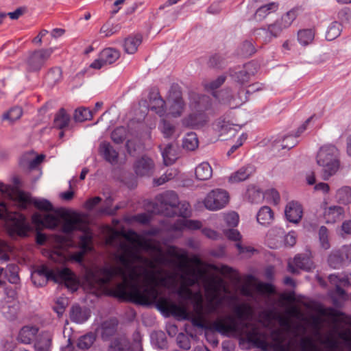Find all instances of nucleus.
Wrapping results in <instances>:
<instances>
[{
    "instance_id": "1",
    "label": "nucleus",
    "mask_w": 351,
    "mask_h": 351,
    "mask_svg": "<svg viewBox=\"0 0 351 351\" xmlns=\"http://www.w3.org/2000/svg\"><path fill=\"white\" fill-rule=\"evenodd\" d=\"M119 249L121 253H116L114 258L120 265L104 266L88 271L86 276L87 283L91 289H100L114 277H119L123 282L110 290L111 295L143 306L157 300L158 306V287H166L168 278L159 277L160 271H155V263L141 255L133 246L121 243Z\"/></svg>"
},
{
    "instance_id": "2",
    "label": "nucleus",
    "mask_w": 351,
    "mask_h": 351,
    "mask_svg": "<svg viewBox=\"0 0 351 351\" xmlns=\"http://www.w3.org/2000/svg\"><path fill=\"white\" fill-rule=\"evenodd\" d=\"M198 297L195 304L197 317L193 316L185 306L169 302L166 298L159 300L158 308L170 313L178 320H189L193 326L199 328L217 332L226 337H244L253 347L263 350V333L255 325L247 322L252 315V308L248 304H235L233 306L234 316L226 315L206 324L203 320L202 295L199 294Z\"/></svg>"
},
{
    "instance_id": "3",
    "label": "nucleus",
    "mask_w": 351,
    "mask_h": 351,
    "mask_svg": "<svg viewBox=\"0 0 351 351\" xmlns=\"http://www.w3.org/2000/svg\"><path fill=\"white\" fill-rule=\"evenodd\" d=\"M279 322L281 328L273 333L276 351H321L313 337H300L298 328H292L289 318L282 317Z\"/></svg>"
},
{
    "instance_id": "4",
    "label": "nucleus",
    "mask_w": 351,
    "mask_h": 351,
    "mask_svg": "<svg viewBox=\"0 0 351 351\" xmlns=\"http://www.w3.org/2000/svg\"><path fill=\"white\" fill-rule=\"evenodd\" d=\"M88 224L81 214L72 213L69 215L64 220L62 230L65 234H71L75 230L83 232V234L80 237L79 247L80 251L73 253L71 258L77 263H82L86 253L92 250L90 243L92 236L88 231Z\"/></svg>"
},
{
    "instance_id": "5",
    "label": "nucleus",
    "mask_w": 351,
    "mask_h": 351,
    "mask_svg": "<svg viewBox=\"0 0 351 351\" xmlns=\"http://www.w3.org/2000/svg\"><path fill=\"white\" fill-rule=\"evenodd\" d=\"M33 282L40 287L45 285L49 280L62 283L71 289H76L77 281L74 274L68 268L54 271L45 265L39 267L32 274Z\"/></svg>"
},
{
    "instance_id": "6",
    "label": "nucleus",
    "mask_w": 351,
    "mask_h": 351,
    "mask_svg": "<svg viewBox=\"0 0 351 351\" xmlns=\"http://www.w3.org/2000/svg\"><path fill=\"white\" fill-rule=\"evenodd\" d=\"M316 162L324 176H334L341 168L340 153L333 145H324L317 152Z\"/></svg>"
},
{
    "instance_id": "7",
    "label": "nucleus",
    "mask_w": 351,
    "mask_h": 351,
    "mask_svg": "<svg viewBox=\"0 0 351 351\" xmlns=\"http://www.w3.org/2000/svg\"><path fill=\"white\" fill-rule=\"evenodd\" d=\"M0 219L5 221L10 234L26 237L31 230L25 217L19 213L10 211L4 202H0Z\"/></svg>"
},
{
    "instance_id": "8",
    "label": "nucleus",
    "mask_w": 351,
    "mask_h": 351,
    "mask_svg": "<svg viewBox=\"0 0 351 351\" xmlns=\"http://www.w3.org/2000/svg\"><path fill=\"white\" fill-rule=\"evenodd\" d=\"M157 203L154 206L155 213L161 214L167 217H174L177 214L176 209L178 204V197L173 191H168L156 197Z\"/></svg>"
},
{
    "instance_id": "9",
    "label": "nucleus",
    "mask_w": 351,
    "mask_h": 351,
    "mask_svg": "<svg viewBox=\"0 0 351 351\" xmlns=\"http://www.w3.org/2000/svg\"><path fill=\"white\" fill-rule=\"evenodd\" d=\"M55 48H42L29 51L25 58L26 70L28 72H38L45 64L53 53Z\"/></svg>"
},
{
    "instance_id": "10",
    "label": "nucleus",
    "mask_w": 351,
    "mask_h": 351,
    "mask_svg": "<svg viewBox=\"0 0 351 351\" xmlns=\"http://www.w3.org/2000/svg\"><path fill=\"white\" fill-rule=\"evenodd\" d=\"M297 17V12L291 10L284 14L280 20L268 25L265 35V43L270 42L272 38L280 36L282 31L289 27Z\"/></svg>"
},
{
    "instance_id": "11",
    "label": "nucleus",
    "mask_w": 351,
    "mask_h": 351,
    "mask_svg": "<svg viewBox=\"0 0 351 351\" xmlns=\"http://www.w3.org/2000/svg\"><path fill=\"white\" fill-rule=\"evenodd\" d=\"M229 202V195L223 189L212 190L205 197L204 204L210 210H217L224 208Z\"/></svg>"
},
{
    "instance_id": "12",
    "label": "nucleus",
    "mask_w": 351,
    "mask_h": 351,
    "mask_svg": "<svg viewBox=\"0 0 351 351\" xmlns=\"http://www.w3.org/2000/svg\"><path fill=\"white\" fill-rule=\"evenodd\" d=\"M120 57V52L114 48H106L103 49L99 56V58L93 62L90 67L95 69H100L106 64H111L116 62Z\"/></svg>"
},
{
    "instance_id": "13",
    "label": "nucleus",
    "mask_w": 351,
    "mask_h": 351,
    "mask_svg": "<svg viewBox=\"0 0 351 351\" xmlns=\"http://www.w3.org/2000/svg\"><path fill=\"white\" fill-rule=\"evenodd\" d=\"M32 221L38 228L43 227L49 229H55L59 223L58 217L51 213H35L32 217Z\"/></svg>"
},
{
    "instance_id": "14",
    "label": "nucleus",
    "mask_w": 351,
    "mask_h": 351,
    "mask_svg": "<svg viewBox=\"0 0 351 351\" xmlns=\"http://www.w3.org/2000/svg\"><path fill=\"white\" fill-rule=\"evenodd\" d=\"M312 267V261L307 255L297 254L288 261V271L292 274L298 273L300 269L309 271Z\"/></svg>"
},
{
    "instance_id": "15",
    "label": "nucleus",
    "mask_w": 351,
    "mask_h": 351,
    "mask_svg": "<svg viewBox=\"0 0 351 351\" xmlns=\"http://www.w3.org/2000/svg\"><path fill=\"white\" fill-rule=\"evenodd\" d=\"M285 215L287 221L293 223H298L303 216V208L297 201L288 202L285 208Z\"/></svg>"
},
{
    "instance_id": "16",
    "label": "nucleus",
    "mask_w": 351,
    "mask_h": 351,
    "mask_svg": "<svg viewBox=\"0 0 351 351\" xmlns=\"http://www.w3.org/2000/svg\"><path fill=\"white\" fill-rule=\"evenodd\" d=\"M328 279L330 283L336 287L335 293L341 298L345 299L347 295L341 286L351 285V274H331Z\"/></svg>"
},
{
    "instance_id": "17",
    "label": "nucleus",
    "mask_w": 351,
    "mask_h": 351,
    "mask_svg": "<svg viewBox=\"0 0 351 351\" xmlns=\"http://www.w3.org/2000/svg\"><path fill=\"white\" fill-rule=\"evenodd\" d=\"M133 167L136 176H149L154 173L155 164L152 158L144 156L135 161Z\"/></svg>"
},
{
    "instance_id": "18",
    "label": "nucleus",
    "mask_w": 351,
    "mask_h": 351,
    "mask_svg": "<svg viewBox=\"0 0 351 351\" xmlns=\"http://www.w3.org/2000/svg\"><path fill=\"white\" fill-rule=\"evenodd\" d=\"M118 324V320L116 318L105 320L96 328V332L100 334L103 340H108L115 335Z\"/></svg>"
},
{
    "instance_id": "19",
    "label": "nucleus",
    "mask_w": 351,
    "mask_h": 351,
    "mask_svg": "<svg viewBox=\"0 0 351 351\" xmlns=\"http://www.w3.org/2000/svg\"><path fill=\"white\" fill-rule=\"evenodd\" d=\"M45 154L35 155L34 151L25 153L20 158V165L25 169L32 170L36 169L44 160Z\"/></svg>"
},
{
    "instance_id": "20",
    "label": "nucleus",
    "mask_w": 351,
    "mask_h": 351,
    "mask_svg": "<svg viewBox=\"0 0 351 351\" xmlns=\"http://www.w3.org/2000/svg\"><path fill=\"white\" fill-rule=\"evenodd\" d=\"M171 90L173 91V96H171L172 97V103L169 108V113L173 117H178L183 113L185 104L177 87L172 86Z\"/></svg>"
},
{
    "instance_id": "21",
    "label": "nucleus",
    "mask_w": 351,
    "mask_h": 351,
    "mask_svg": "<svg viewBox=\"0 0 351 351\" xmlns=\"http://www.w3.org/2000/svg\"><path fill=\"white\" fill-rule=\"evenodd\" d=\"M252 64L248 62L245 64L242 68H234L231 69L229 71L230 76L236 82L243 84L248 81L251 73L253 72L250 71Z\"/></svg>"
},
{
    "instance_id": "22",
    "label": "nucleus",
    "mask_w": 351,
    "mask_h": 351,
    "mask_svg": "<svg viewBox=\"0 0 351 351\" xmlns=\"http://www.w3.org/2000/svg\"><path fill=\"white\" fill-rule=\"evenodd\" d=\"M99 153L107 162L112 165L118 161L119 154L108 142L103 141L99 144Z\"/></svg>"
},
{
    "instance_id": "23",
    "label": "nucleus",
    "mask_w": 351,
    "mask_h": 351,
    "mask_svg": "<svg viewBox=\"0 0 351 351\" xmlns=\"http://www.w3.org/2000/svg\"><path fill=\"white\" fill-rule=\"evenodd\" d=\"M267 149L270 154L274 156H281L287 152L279 135L272 136L269 139L267 143Z\"/></svg>"
},
{
    "instance_id": "24",
    "label": "nucleus",
    "mask_w": 351,
    "mask_h": 351,
    "mask_svg": "<svg viewBox=\"0 0 351 351\" xmlns=\"http://www.w3.org/2000/svg\"><path fill=\"white\" fill-rule=\"evenodd\" d=\"M161 150L164 163L168 166L173 164L178 158L177 145L174 143H168L162 148V145L159 146Z\"/></svg>"
},
{
    "instance_id": "25",
    "label": "nucleus",
    "mask_w": 351,
    "mask_h": 351,
    "mask_svg": "<svg viewBox=\"0 0 351 351\" xmlns=\"http://www.w3.org/2000/svg\"><path fill=\"white\" fill-rule=\"evenodd\" d=\"M166 253L168 256L176 258L180 261V267H186L189 262L188 253L185 250L178 248L176 246H169Z\"/></svg>"
},
{
    "instance_id": "26",
    "label": "nucleus",
    "mask_w": 351,
    "mask_h": 351,
    "mask_svg": "<svg viewBox=\"0 0 351 351\" xmlns=\"http://www.w3.org/2000/svg\"><path fill=\"white\" fill-rule=\"evenodd\" d=\"M343 208L341 206H333L326 208L324 217L327 223H334L343 218Z\"/></svg>"
},
{
    "instance_id": "27",
    "label": "nucleus",
    "mask_w": 351,
    "mask_h": 351,
    "mask_svg": "<svg viewBox=\"0 0 351 351\" xmlns=\"http://www.w3.org/2000/svg\"><path fill=\"white\" fill-rule=\"evenodd\" d=\"M149 108L151 110L155 112L160 117L166 113L165 101L158 93L150 95Z\"/></svg>"
},
{
    "instance_id": "28",
    "label": "nucleus",
    "mask_w": 351,
    "mask_h": 351,
    "mask_svg": "<svg viewBox=\"0 0 351 351\" xmlns=\"http://www.w3.org/2000/svg\"><path fill=\"white\" fill-rule=\"evenodd\" d=\"M38 332V328L35 326H23L19 334L18 340L23 343L29 344L35 339Z\"/></svg>"
},
{
    "instance_id": "29",
    "label": "nucleus",
    "mask_w": 351,
    "mask_h": 351,
    "mask_svg": "<svg viewBox=\"0 0 351 351\" xmlns=\"http://www.w3.org/2000/svg\"><path fill=\"white\" fill-rule=\"evenodd\" d=\"M142 42V36L136 35L134 36H129L125 39L123 43V49L125 53L128 54H134L136 52L138 46Z\"/></svg>"
},
{
    "instance_id": "30",
    "label": "nucleus",
    "mask_w": 351,
    "mask_h": 351,
    "mask_svg": "<svg viewBox=\"0 0 351 351\" xmlns=\"http://www.w3.org/2000/svg\"><path fill=\"white\" fill-rule=\"evenodd\" d=\"M89 317V313L86 310L82 309L79 305L72 306L70 318L73 322L81 324L86 322Z\"/></svg>"
},
{
    "instance_id": "31",
    "label": "nucleus",
    "mask_w": 351,
    "mask_h": 351,
    "mask_svg": "<svg viewBox=\"0 0 351 351\" xmlns=\"http://www.w3.org/2000/svg\"><path fill=\"white\" fill-rule=\"evenodd\" d=\"M19 306L15 302H5L1 308L3 315L9 320H14L17 315Z\"/></svg>"
},
{
    "instance_id": "32",
    "label": "nucleus",
    "mask_w": 351,
    "mask_h": 351,
    "mask_svg": "<svg viewBox=\"0 0 351 351\" xmlns=\"http://www.w3.org/2000/svg\"><path fill=\"white\" fill-rule=\"evenodd\" d=\"M62 80V70L60 67L51 68L47 73L45 82L49 87H53Z\"/></svg>"
},
{
    "instance_id": "33",
    "label": "nucleus",
    "mask_w": 351,
    "mask_h": 351,
    "mask_svg": "<svg viewBox=\"0 0 351 351\" xmlns=\"http://www.w3.org/2000/svg\"><path fill=\"white\" fill-rule=\"evenodd\" d=\"M51 344V336L47 332H43L36 339L34 348L36 351H49Z\"/></svg>"
},
{
    "instance_id": "34",
    "label": "nucleus",
    "mask_w": 351,
    "mask_h": 351,
    "mask_svg": "<svg viewBox=\"0 0 351 351\" xmlns=\"http://www.w3.org/2000/svg\"><path fill=\"white\" fill-rule=\"evenodd\" d=\"M70 122V115L64 108H61L56 114L53 125L54 127L62 130L69 125Z\"/></svg>"
},
{
    "instance_id": "35",
    "label": "nucleus",
    "mask_w": 351,
    "mask_h": 351,
    "mask_svg": "<svg viewBox=\"0 0 351 351\" xmlns=\"http://www.w3.org/2000/svg\"><path fill=\"white\" fill-rule=\"evenodd\" d=\"M328 263L329 266L333 269L340 268L344 263L341 252L338 250H332L328 258Z\"/></svg>"
},
{
    "instance_id": "36",
    "label": "nucleus",
    "mask_w": 351,
    "mask_h": 351,
    "mask_svg": "<svg viewBox=\"0 0 351 351\" xmlns=\"http://www.w3.org/2000/svg\"><path fill=\"white\" fill-rule=\"evenodd\" d=\"M198 138L194 132L188 133L183 138L182 146L184 149L193 151L198 146Z\"/></svg>"
},
{
    "instance_id": "37",
    "label": "nucleus",
    "mask_w": 351,
    "mask_h": 351,
    "mask_svg": "<svg viewBox=\"0 0 351 351\" xmlns=\"http://www.w3.org/2000/svg\"><path fill=\"white\" fill-rule=\"evenodd\" d=\"M341 31V24L338 21H334L328 27L326 38L328 40H333L340 36Z\"/></svg>"
},
{
    "instance_id": "38",
    "label": "nucleus",
    "mask_w": 351,
    "mask_h": 351,
    "mask_svg": "<svg viewBox=\"0 0 351 351\" xmlns=\"http://www.w3.org/2000/svg\"><path fill=\"white\" fill-rule=\"evenodd\" d=\"M93 117V112L89 108L81 107L75 110L74 119L77 122H83L86 120H90Z\"/></svg>"
},
{
    "instance_id": "39",
    "label": "nucleus",
    "mask_w": 351,
    "mask_h": 351,
    "mask_svg": "<svg viewBox=\"0 0 351 351\" xmlns=\"http://www.w3.org/2000/svg\"><path fill=\"white\" fill-rule=\"evenodd\" d=\"M315 33L312 29L300 30L298 33V40L304 46L310 44L314 39Z\"/></svg>"
},
{
    "instance_id": "40",
    "label": "nucleus",
    "mask_w": 351,
    "mask_h": 351,
    "mask_svg": "<svg viewBox=\"0 0 351 351\" xmlns=\"http://www.w3.org/2000/svg\"><path fill=\"white\" fill-rule=\"evenodd\" d=\"M176 229L182 230L187 228L189 230H198L202 227V223L197 220H191L182 219L178 221Z\"/></svg>"
},
{
    "instance_id": "41",
    "label": "nucleus",
    "mask_w": 351,
    "mask_h": 351,
    "mask_svg": "<svg viewBox=\"0 0 351 351\" xmlns=\"http://www.w3.org/2000/svg\"><path fill=\"white\" fill-rule=\"evenodd\" d=\"M96 339V336L93 332L87 333L82 336L77 341V347L80 349L85 350L91 347Z\"/></svg>"
},
{
    "instance_id": "42",
    "label": "nucleus",
    "mask_w": 351,
    "mask_h": 351,
    "mask_svg": "<svg viewBox=\"0 0 351 351\" xmlns=\"http://www.w3.org/2000/svg\"><path fill=\"white\" fill-rule=\"evenodd\" d=\"M23 110L21 108L17 106L13 107L3 114L2 119L8 121L10 123H13L21 118Z\"/></svg>"
},
{
    "instance_id": "43",
    "label": "nucleus",
    "mask_w": 351,
    "mask_h": 351,
    "mask_svg": "<svg viewBox=\"0 0 351 351\" xmlns=\"http://www.w3.org/2000/svg\"><path fill=\"white\" fill-rule=\"evenodd\" d=\"M337 198L339 202L343 204L351 203V188L350 186H343L339 189L337 192Z\"/></svg>"
},
{
    "instance_id": "44",
    "label": "nucleus",
    "mask_w": 351,
    "mask_h": 351,
    "mask_svg": "<svg viewBox=\"0 0 351 351\" xmlns=\"http://www.w3.org/2000/svg\"><path fill=\"white\" fill-rule=\"evenodd\" d=\"M126 136V128L123 126L116 128L111 133V138L117 144L122 143L125 141Z\"/></svg>"
},
{
    "instance_id": "45",
    "label": "nucleus",
    "mask_w": 351,
    "mask_h": 351,
    "mask_svg": "<svg viewBox=\"0 0 351 351\" xmlns=\"http://www.w3.org/2000/svg\"><path fill=\"white\" fill-rule=\"evenodd\" d=\"M152 341L160 349H164L167 346V337L162 331L152 332L151 335Z\"/></svg>"
},
{
    "instance_id": "46",
    "label": "nucleus",
    "mask_w": 351,
    "mask_h": 351,
    "mask_svg": "<svg viewBox=\"0 0 351 351\" xmlns=\"http://www.w3.org/2000/svg\"><path fill=\"white\" fill-rule=\"evenodd\" d=\"M279 136L284 143V147L287 152L298 144V137L295 134H288Z\"/></svg>"
},
{
    "instance_id": "47",
    "label": "nucleus",
    "mask_w": 351,
    "mask_h": 351,
    "mask_svg": "<svg viewBox=\"0 0 351 351\" xmlns=\"http://www.w3.org/2000/svg\"><path fill=\"white\" fill-rule=\"evenodd\" d=\"M121 25L119 24H113L109 22L104 24L100 29V33L104 34L105 37H109L121 29Z\"/></svg>"
},
{
    "instance_id": "48",
    "label": "nucleus",
    "mask_w": 351,
    "mask_h": 351,
    "mask_svg": "<svg viewBox=\"0 0 351 351\" xmlns=\"http://www.w3.org/2000/svg\"><path fill=\"white\" fill-rule=\"evenodd\" d=\"M32 203L34 205V206L38 210H43L45 212L54 211V208L52 204L46 199H34L32 201Z\"/></svg>"
},
{
    "instance_id": "49",
    "label": "nucleus",
    "mask_w": 351,
    "mask_h": 351,
    "mask_svg": "<svg viewBox=\"0 0 351 351\" xmlns=\"http://www.w3.org/2000/svg\"><path fill=\"white\" fill-rule=\"evenodd\" d=\"M319 240L321 247L324 250L330 248V245L328 239V231L325 226H321L319 229Z\"/></svg>"
},
{
    "instance_id": "50",
    "label": "nucleus",
    "mask_w": 351,
    "mask_h": 351,
    "mask_svg": "<svg viewBox=\"0 0 351 351\" xmlns=\"http://www.w3.org/2000/svg\"><path fill=\"white\" fill-rule=\"evenodd\" d=\"M337 19L341 25L349 24L351 22V10L347 7L341 9L337 13Z\"/></svg>"
},
{
    "instance_id": "51",
    "label": "nucleus",
    "mask_w": 351,
    "mask_h": 351,
    "mask_svg": "<svg viewBox=\"0 0 351 351\" xmlns=\"http://www.w3.org/2000/svg\"><path fill=\"white\" fill-rule=\"evenodd\" d=\"M254 52V47L250 41H244L239 49V54L243 57L250 56Z\"/></svg>"
},
{
    "instance_id": "52",
    "label": "nucleus",
    "mask_w": 351,
    "mask_h": 351,
    "mask_svg": "<svg viewBox=\"0 0 351 351\" xmlns=\"http://www.w3.org/2000/svg\"><path fill=\"white\" fill-rule=\"evenodd\" d=\"M212 167L207 162H202L195 168V176H212Z\"/></svg>"
},
{
    "instance_id": "53",
    "label": "nucleus",
    "mask_w": 351,
    "mask_h": 351,
    "mask_svg": "<svg viewBox=\"0 0 351 351\" xmlns=\"http://www.w3.org/2000/svg\"><path fill=\"white\" fill-rule=\"evenodd\" d=\"M223 220L228 226L236 227L239 221V216L236 212H230L223 214Z\"/></svg>"
},
{
    "instance_id": "54",
    "label": "nucleus",
    "mask_w": 351,
    "mask_h": 351,
    "mask_svg": "<svg viewBox=\"0 0 351 351\" xmlns=\"http://www.w3.org/2000/svg\"><path fill=\"white\" fill-rule=\"evenodd\" d=\"M265 198L267 202L274 205H277L280 199L278 192L274 189H268L265 191Z\"/></svg>"
},
{
    "instance_id": "55",
    "label": "nucleus",
    "mask_w": 351,
    "mask_h": 351,
    "mask_svg": "<svg viewBox=\"0 0 351 351\" xmlns=\"http://www.w3.org/2000/svg\"><path fill=\"white\" fill-rule=\"evenodd\" d=\"M182 124L186 128H194L199 125L198 116L195 114H191L182 120Z\"/></svg>"
},
{
    "instance_id": "56",
    "label": "nucleus",
    "mask_w": 351,
    "mask_h": 351,
    "mask_svg": "<svg viewBox=\"0 0 351 351\" xmlns=\"http://www.w3.org/2000/svg\"><path fill=\"white\" fill-rule=\"evenodd\" d=\"M272 232H275L274 238H272V233L269 232L267 234V237L269 240H274V242L271 241L268 243V245L271 248H276L278 247V243L280 241L282 231L280 229L273 230Z\"/></svg>"
},
{
    "instance_id": "57",
    "label": "nucleus",
    "mask_w": 351,
    "mask_h": 351,
    "mask_svg": "<svg viewBox=\"0 0 351 351\" xmlns=\"http://www.w3.org/2000/svg\"><path fill=\"white\" fill-rule=\"evenodd\" d=\"M261 191L256 186H250L247 190V196L252 203H257L261 199Z\"/></svg>"
},
{
    "instance_id": "58",
    "label": "nucleus",
    "mask_w": 351,
    "mask_h": 351,
    "mask_svg": "<svg viewBox=\"0 0 351 351\" xmlns=\"http://www.w3.org/2000/svg\"><path fill=\"white\" fill-rule=\"evenodd\" d=\"M213 96L216 97L220 103L229 104L232 98L228 90H223L219 92H213Z\"/></svg>"
},
{
    "instance_id": "59",
    "label": "nucleus",
    "mask_w": 351,
    "mask_h": 351,
    "mask_svg": "<svg viewBox=\"0 0 351 351\" xmlns=\"http://www.w3.org/2000/svg\"><path fill=\"white\" fill-rule=\"evenodd\" d=\"M225 64V58L219 54L211 56L208 61V65L213 68H221Z\"/></svg>"
},
{
    "instance_id": "60",
    "label": "nucleus",
    "mask_w": 351,
    "mask_h": 351,
    "mask_svg": "<svg viewBox=\"0 0 351 351\" xmlns=\"http://www.w3.org/2000/svg\"><path fill=\"white\" fill-rule=\"evenodd\" d=\"M160 130L163 135L166 138H169L172 136L175 131V128L169 121L162 119L161 121Z\"/></svg>"
},
{
    "instance_id": "61",
    "label": "nucleus",
    "mask_w": 351,
    "mask_h": 351,
    "mask_svg": "<svg viewBox=\"0 0 351 351\" xmlns=\"http://www.w3.org/2000/svg\"><path fill=\"white\" fill-rule=\"evenodd\" d=\"M189 204L187 202L179 203L177 205L176 215L182 217L184 219L190 216L191 210L189 209Z\"/></svg>"
},
{
    "instance_id": "62",
    "label": "nucleus",
    "mask_w": 351,
    "mask_h": 351,
    "mask_svg": "<svg viewBox=\"0 0 351 351\" xmlns=\"http://www.w3.org/2000/svg\"><path fill=\"white\" fill-rule=\"evenodd\" d=\"M226 76L220 75L217 79L206 83L204 87L207 90H214L220 87L226 81Z\"/></svg>"
},
{
    "instance_id": "63",
    "label": "nucleus",
    "mask_w": 351,
    "mask_h": 351,
    "mask_svg": "<svg viewBox=\"0 0 351 351\" xmlns=\"http://www.w3.org/2000/svg\"><path fill=\"white\" fill-rule=\"evenodd\" d=\"M177 343L182 349L188 350L191 348L190 339L183 333L178 334L177 337Z\"/></svg>"
},
{
    "instance_id": "64",
    "label": "nucleus",
    "mask_w": 351,
    "mask_h": 351,
    "mask_svg": "<svg viewBox=\"0 0 351 351\" xmlns=\"http://www.w3.org/2000/svg\"><path fill=\"white\" fill-rule=\"evenodd\" d=\"M126 346L125 341L119 339H115L110 343L108 351H123Z\"/></svg>"
}]
</instances>
